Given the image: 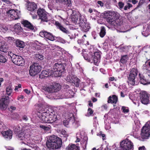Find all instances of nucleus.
Here are the masks:
<instances>
[{
  "instance_id": "nucleus-40",
  "label": "nucleus",
  "mask_w": 150,
  "mask_h": 150,
  "mask_svg": "<svg viewBox=\"0 0 150 150\" xmlns=\"http://www.w3.org/2000/svg\"><path fill=\"white\" fill-rule=\"evenodd\" d=\"M121 110H122V112L125 114L127 113L129 111V108L124 106L122 107Z\"/></svg>"
},
{
  "instance_id": "nucleus-50",
  "label": "nucleus",
  "mask_w": 150,
  "mask_h": 150,
  "mask_svg": "<svg viewBox=\"0 0 150 150\" xmlns=\"http://www.w3.org/2000/svg\"><path fill=\"white\" fill-rule=\"evenodd\" d=\"M19 115L17 113H14L12 115V117L13 119H17L18 118Z\"/></svg>"
},
{
  "instance_id": "nucleus-15",
  "label": "nucleus",
  "mask_w": 150,
  "mask_h": 150,
  "mask_svg": "<svg viewBox=\"0 0 150 150\" xmlns=\"http://www.w3.org/2000/svg\"><path fill=\"white\" fill-rule=\"evenodd\" d=\"M40 35L42 37H45L47 39L52 41L55 40V36L50 32L46 31H42L40 33Z\"/></svg>"
},
{
  "instance_id": "nucleus-43",
  "label": "nucleus",
  "mask_w": 150,
  "mask_h": 150,
  "mask_svg": "<svg viewBox=\"0 0 150 150\" xmlns=\"http://www.w3.org/2000/svg\"><path fill=\"white\" fill-rule=\"evenodd\" d=\"M120 51L121 52H124L125 51L126 49L127 48V47L126 46H125L123 45H121L119 47Z\"/></svg>"
},
{
  "instance_id": "nucleus-28",
  "label": "nucleus",
  "mask_w": 150,
  "mask_h": 150,
  "mask_svg": "<svg viewBox=\"0 0 150 150\" xmlns=\"http://www.w3.org/2000/svg\"><path fill=\"white\" fill-rule=\"evenodd\" d=\"M66 150H80L79 146L73 144H69L66 148Z\"/></svg>"
},
{
  "instance_id": "nucleus-53",
  "label": "nucleus",
  "mask_w": 150,
  "mask_h": 150,
  "mask_svg": "<svg viewBox=\"0 0 150 150\" xmlns=\"http://www.w3.org/2000/svg\"><path fill=\"white\" fill-rule=\"evenodd\" d=\"M70 115L71 116V117H70L69 120H70L71 119H73V120H75V116L73 114V113H70Z\"/></svg>"
},
{
  "instance_id": "nucleus-61",
  "label": "nucleus",
  "mask_w": 150,
  "mask_h": 150,
  "mask_svg": "<svg viewBox=\"0 0 150 150\" xmlns=\"http://www.w3.org/2000/svg\"><path fill=\"white\" fill-rule=\"evenodd\" d=\"M91 99H92V101H93V102H95L97 101V98H94V97L92 98Z\"/></svg>"
},
{
  "instance_id": "nucleus-38",
  "label": "nucleus",
  "mask_w": 150,
  "mask_h": 150,
  "mask_svg": "<svg viewBox=\"0 0 150 150\" xmlns=\"http://www.w3.org/2000/svg\"><path fill=\"white\" fill-rule=\"evenodd\" d=\"M138 73V70L137 68H133L131 69L130 73L133 75L137 76Z\"/></svg>"
},
{
  "instance_id": "nucleus-64",
  "label": "nucleus",
  "mask_w": 150,
  "mask_h": 150,
  "mask_svg": "<svg viewBox=\"0 0 150 150\" xmlns=\"http://www.w3.org/2000/svg\"><path fill=\"white\" fill-rule=\"evenodd\" d=\"M10 108L11 109L13 110H15L16 109V108L15 107L13 106H11Z\"/></svg>"
},
{
  "instance_id": "nucleus-26",
  "label": "nucleus",
  "mask_w": 150,
  "mask_h": 150,
  "mask_svg": "<svg viewBox=\"0 0 150 150\" xmlns=\"http://www.w3.org/2000/svg\"><path fill=\"white\" fill-rule=\"evenodd\" d=\"M16 45L19 49H22L24 47L25 44L23 41L17 40L16 41Z\"/></svg>"
},
{
  "instance_id": "nucleus-1",
  "label": "nucleus",
  "mask_w": 150,
  "mask_h": 150,
  "mask_svg": "<svg viewBox=\"0 0 150 150\" xmlns=\"http://www.w3.org/2000/svg\"><path fill=\"white\" fill-rule=\"evenodd\" d=\"M38 117L42 123H52L57 120V115L53 110L49 108L42 113L39 112Z\"/></svg>"
},
{
  "instance_id": "nucleus-22",
  "label": "nucleus",
  "mask_w": 150,
  "mask_h": 150,
  "mask_svg": "<svg viewBox=\"0 0 150 150\" xmlns=\"http://www.w3.org/2000/svg\"><path fill=\"white\" fill-rule=\"evenodd\" d=\"M21 23L24 27H25L31 30L34 29V28L33 25L27 20H23L21 22Z\"/></svg>"
},
{
  "instance_id": "nucleus-60",
  "label": "nucleus",
  "mask_w": 150,
  "mask_h": 150,
  "mask_svg": "<svg viewBox=\"0 0 150 150\" xmlns=\"http://www.w3.org/2000/svg\"><path fill=\"white\" fill-rule=\"evenodd\" d=\"M138 2L137 0H132V2L134 4H135Z\"/></svg>"
},
{
  "instance_id": "nucleus-27",
  "label": "nucleus",
  "mask_w": 150,
  "mask_h": 150,
  "mask_svg": "<svg viewBox=\"0 0 150 150\" xmlns=\"http://www.w3.org/2000/svg\"><path fill=\"white\" fill-rule=\"evenodd\" d=\"M37 6L34 3L29 2L27 5V9L30 11H34L36 9Z\"/></svg>"
},
{
  "instance_id": "nucleus-19",
  "label": "nucleus",
  "mask_w": 150,
  "mask_h": 150,
  "mask_svg": "<svg viewBox=\"0 0 150 150\" xmlns=\"http://www.w3.org/2000/svg\"><path fill=\"white\" fill-rule=\"evenodd\" d=\"M79 18H78L76 16H73L71 18V20L74 23L76 24H79L80 23L83 21V20L84 19V17L82 16H81V14L79 13Z\"/></svg>"
},
{
  "instance_id": "nucleus-44",
  "label": "nucleus",
  "mask_w": 150,
  "mask_h": 150,
  "mask_svg": "<svg viewBox=\"0 0 150 150\" xmlns=\"http://www.w3.org/2000/svg\"><path fill=\"white\" fill-rule=\"evenodd\" d=\"M118 5L120 9H122L124 6V3L121 1L119 2L118 3Z\"/></svg>"
},
{
  "instance_id": "nucleus-47",
  "label": "nucleus",
  "mask_w": 150,
  "mask_h": 150,
  "mask_svg": "<svg viewBox=\"0 0 150 150\" xmlns=\"http://www.w3.org/2000/svg\"><path fill=\"white\" fill-rule=\"evenodd\" d=\"M147 63V64L150 67V61L148 62V61H146L145 63V64H143V69H145L146 70H147L148 69L147 66L146 65V64Z\"/></svg>"
},
{
  "instance_id": "nucleus-62",
  "label": "nucleus",
  "mask_w": 150,
  "mask_h": 150,
  "mask_svg": "<svg viewBox=\"0 0 150 150\" xmlns=\"http://www.w3.org/2000/svg\"><path fill=\"white\" fill-rule=\"evenodd\" d=\"M127 5L128 6L129 8H131L132 7V5L131 4H130L129 3H127Z\"/></svg>"
},
{
  "instance_id": "nucleus-56",
  "label": "nucleus",
  "mask_w": 150,
  "mask_h": 150,
  "mask_svg": "<svg viewBox=\"0 0 150 150\" xmlns=\"http://www.w3.org/2000/svg\"><path fill=\"white\" fill-rule=\"evenodd\" d=\"M88 105L90 107H93V104L92 103V102L91 100H89L88 101Z\"/></svg>"
},
{
  "instance_id": "nucleus-18",
  "label": "nucleus",
  "mask_w": 150,
  "mask_h": 150,
  "mask_svg": "<svg viewBox=\"0 0 150 150\" xmlns=\"http://www.w3.org/2000/svg\"><path fill=\"white\" fill-rule=\"evenodd\" d=\"M84 20V19H83V21L81 22L79 25L82 31L86 32L89 31L91 27L89 24L88 23L85 22Z\"/></svg>"
},
{
  "instance_id": "nucleus-46",
  "label": "nucleus",
  "mask_w": 150,
  "mask_h": 150,
  "mask_svg": "<svg viewBox=\"0 0 150 150\" xmlns=\"http://www.w3.org/2000/svg\"><path fill=\"white\" fill-rule=\"evenodd\" d=\"M56 39H57V40H58L59 42H60L64 43H65L66 41L64 39L61 38L60 37H56Z\"/></svg>"
},
{
  "instance_id": "nucleus-34",
  "label": "nucleus",
  "mask_w": 150,
  "mask_h": 150,
  "mask_svg": "<svg viewBox=\"0 0 150 150\" xmlns=\"http://www.w3.org/2000/svg\"><path fill=\"white\" fill-rule=\"evenodd\" d=\"M43 89L45 91L49 93H53L54 92V91L53 89V87H52L51 85L45 87H43Z\"/></svg>"
},
{
  "instance_id": "nucleus-30",
  "label": "nucleus",
  "mask_w": 150,
  "mask_h": 150,
  "mask_svg": "<svg viewBox=\"0 0 150 150\" xmlns=\"http://www.w3.org/2000/svg\"><path fill=\"white\" fill-rule=\"evenodd\" d=\"M8 48L7 45L4 43L0 42V51L4 52H7Z\"/></svg>"
},
{
  "instance_id": "nucleus-36",
  "label": "nucleus",
  "mask_w": 150,
  "mask_h": 150,
  "mask_svg": "<svg viewBox=\"0 0 150 150\" xmlns=\"http://www.w3.org/2000/svg\"><path fill=\"white\" fill-rule=\"evenodd\" d=\"M82 54L85 60L89 62L92 63V59L91 55L89 56L88 54L84 53H82Z\"/></svg>"
},
{
  "instance_id": "nucleus-11",
  "label": "nucleus",
  "mask_w": 150,
  "mask_h": 150,
  "mask_svg": "<svg viewBox=\"0 0 150 150\" xmlns=\"http://www.w3.org/2000/svg\"><path fill=\"white\" fill-rule=\"evenodd\" d=\"M139 94L140 101L144 105H147L149 103V94L145 91H141Z\"/></svg>"
},
{
  "instance_id": "nucleus-3",
  "label": "nucleus",
  "mask_w": 150,
  "mask_h": 150,
  "mask_svg": "<svg viewBox=\"0 0 150 150\" xmlns=\"http://www.w3.org/2000/svg\"><path fill=\"white\" fill-rule=\"evenodd\" d=\"M62 145V141L59 137L53 135L46 142V145L50 149H56L60 148Z\"/></svg>"
},
{
  "instance_id": "nucleus-32",
  "label": "nucleus",
  "mask_w": 150,
  "mask_h": 150,
  "mask_svg": "<svg viewBox=\"0 0 150 150\" xmlns=\"http://www.w3.org/2000/svg\"><path fill=\"white\" fill-rule=\"evenodd\" d=\"M129 59L127 55L125 54L121 55L120 59V62L122 64H125Z\"/></svg>"
},
{
  "instance_id": "nucleus-52",
  "label": "nucleus",
  "mask_w": 150,
  "mask_h": 150,
  "mask_svg": "<svg viewBox=\"0 0 150 150\" xmlns=\"http://www.w3.org/2000/svg\"><path fill=\"white\" fill-rule=\"evenodd\" d=\"M5 127V126L3 122L0 121V129H3Z\"/></svg>"
},
{
  "instance_id": "nucleus-41",
  "label": "nucleus",
  "mask_w": 150,
  "mask_h": 150,
  "mask_svg": "<svg viewBox=\"0 0 150 150\" xmlns=\"http://www.w3.org/2000/svg\"><path fill=\"white\" fill-rule=\"evenodd\" d=\"M94 111L91 108H88L87 112V116L90 117L91 116L93 113Z\"/></svg>"
},
{
  "instance_id": "nucleus-29",
  "label": "nucleus",
  "mask_w": 150,
  "mask_h": 150,
  "mask_svg": "<svg viewBox=\"0 0 150 150\" xmlns=\"http://www.w3.org/2000/svg\"><path fill=\"white\" fill-rule=\"evenodd\" d=\"M14 31L18 35L23 30V28L21 27L20 23L16 24L14 27Z\"/></svg>"
},
{
  "instance_id": "nucleus-63",
  "label": "nucleus",
  "mask_w": 150,
  "mask_h": 150,
  "mask_svg": "<svg viewBox=\"0 0 150 150\" xmlns=\"http://www.w3.org/2000/svg\"><path fill=\"white\" fill-rule=\"evenodd\" d=\"M129 9L130 8H129L128 6L127 5H126L124 7V9L125 10H126L127 9Z\"/></svg>"
},
{
  "instance_id": "nucleus-9",
  "label": "nucleus",
  "mask_w": 150,
  "mask_h": 150,
  "mask_svg": "<svg viewBox=\"0 0 150 150\" xmlns=\"http://www.w3.org/2000/svg\"><path fill=\"white\" fill-rule=\"evenodd\" d=\"M8 19L11 21L17 20L20 18L19 13L17 10L11 9L6 11Z\"/></svg>"
},
{
  "instance_id": "nucleus-42",
  "label": "nucleus",
  "mask_w": 150,
  "mask_h": 150,
  "mask_svg": "<svg viewBox=\"0 0 150 150\" xmlns=\"http://www.w3.org/2000/svg\"><path fill=\"white\" fill-rule=\"evenodd\" d=\"M35 57L37 58L38 59L42 60L43 59V56L42 55L39 54H36L35 55Z\"/></svg>"
},
{
  "instance_id": "nucleus-59",
  "label": "nucleus",
  "mask_w": 150,
  "mask_h": 150,
  "mask_svg": "<svg viewBox=\"0 0 150 150\" xmlns=\"http://www.w3.org/2000/svg\"><path fill=\"white\" fill-rule=\"evenodd\" d=\"M109 80L110 81H112L115 80V78L114 77L112 76L110 77L109 78Z\"/></svg>"
},
{
  "instance_id": "nucleus-5",
  "label": "nucleus",
  "mask_w": 150,
  "mask_h": 150,
  "mask_svg": "<svg viewBox=\"0 0 150 150\" xmlns=\"http://www.w3.org/2000/svg\"><path fill=\"white\" fill-rule=\"evenodd\" d=\"M141 136L143 140L150 137V120L147 122L141 129Z\"/></svg>"
},
{
  "instance_id": "nucleus-55",
  "label": "nucleus",
  "mask_w": 150,
  "mask_h": 150,
  "mask_svg": "<svg viewBox=\"0 0 150 150\" xmlns=\"http://www.w3.org/2000/svg\"><path fill=\"white\" fill-rule=\"evenodd\" d=\"M146 149L144 146L139 147L138 150H146Z\"/></svg>"
},
{
  "instance_id": "nucleus-48",
  "label": "nucleus",
  "mask_w": 150,
  "mask_h": 150,
  "mask_svg": "<svg viewBox=\"0 0 150 150\" xmlns=\"http://www.w3.org/2000/svg\"><path fill=\"white\" fill-rule=\"evenodd\" d=\"M87 144V141L86 140L84 141L83 142L82 144H82V147L83 148V149H84L86 148Z\"/></svg>"
},
{
  "instance_id": "nucleus-20",
  "label": "nucleus",
  "mask_w": 150,
  "mask_h": 150,
  "mask_svg": "<svg viewBox=\"0 0 150 150\" xmlns=\"http://www.w3.org/2000/svg\"><path fill=\"white\" fill-rule=\"evenodd\" d=\"M55 24L57 28L59 29L64 33L68 35L70 34V33L69 31L66 28L64 27L63 26L61 25V24L58 21L55 22Z\"/></svg>"
},
{
  "instance_id": "nucleus-45",
  "label": "nucleus",
  "mask_w": 150,
  "mask_h": 150,
  "mask_svg": "<svg viewBox=\"0 0 150 150\" xmlns=\"http://www.w3.org/2000/svg\"><path fill=\"white\" fill-rule=\"evenodd\" d=\"M40 127L47 131H48L50 129L49 127L43 125H40Z\"/></svg>"
},
{
  "instance_id": "nucleus-25",
  "label": "nucleus",
  "mask_w": 150,
  "mask_h": 150,
  "mask_svg": "<svg viewBox=\"0 0 150 150\" xmlns=\"http://www.w3.org/2000/svg\"><path fill=\"white\" fill-rule=\"evenodd\" d=\"M52 75V72L50 73L49 71L43 70L40 75L39 77L41 79L44 78L45 77H48L50 75Z\"/></svg>"
},
{
  "instance_id": "nucleus-12",
  "label": "nucleus",
  "mask_w": 150,
  "mask_h": 150,
  "mask_svg": "<svg viewBox=\"0 0 150 150\" xmlns=\"http://www.w3.org/2000/svg\"><path fill=\"white\" fill-rule=\"evenodd\" d=\"M9 103L8 96H4L0 99V109L5 110L7 108Z\"/></svg>"
},
{
  "instance_id": "nucleus-10",
  "label": "nucleus",
  "mask_w": 150,
  "mask_h": 150,
  "mask_svg": "<svg viewBox=\"0 0 150 150\" xmlns=\"http://www.w3.org/2000/svg\"><path fill=\"white\" fill-rule=\"evenodd\" d=\"M29 73L31 76H34L38 74L41 70V67L37 63H34L30 67Z\"/></svg>"
},
{
  "instance_id": "nucleus-58",
  "label": "nucleus",
  "mask_w": 150,
  "mask_h": 150,
  "mask_svg": "<svg viewBox=\"0 0 150 150\" xmlns=\"http://www.w3.org/2000/svg\"><path fill=\"white\" fill-rule=\"evenodd\" d=\"M24 91L27 94H29L30 93V91L27 89H25L24 90Z\"/></svg>"
},
{
  "instance_id": "nucleus-39",
  "label": "nucleus",
  "mask_w": 150,
  "mask_h": 150,
  "mask_svg": "<svg viewBox=\"0 0 150 150\" xmlns=\"http://www.w3.org/2000/svg\"><path fill=\"white\" fill-rule=\"evenodd\" d=\"M7 61L6 57L0 54V62L3 63H5Z\"/></svg>"
},
{
  "instance_id": "nucleus-35",
  "label": "nucleus",
  "mask_w": 150,
  "mask_h": 150,
  "mask_svg": "<svg viewBox=\"0 0 150 150\" xmlns=\"http://www.w3.org/2000/svg\"><path fill=\"white\" fill-rule=\"evenodd\" d=\"M79 79L76 77L75 79H74V80L73 79H70V78H69V80L68 81H70V82L73 83L76 87L79 86Z\"/></svg>"
},
{
  "instance_id": "nucleus-4",
  "label": "nucleus",
  "mask_w": 150,
  "mask_h": 150,
  "mask_svg": "<svg viewBox=\"0 0 150 150\" xmlns=\"http://www.w3.org/2000/svg\"><path fill=\"white\" fill-rule=\"evenodd\" d=\"M52 75L55 77H60L65 71L64 67L62 63H55L52 69Z\"/></svg>"
},
{
  "instance_id": "nucleus-49",
  "label": "nucleus",
  "mask_w": 150,
  "mask_h": 150,
  "mask_svg": "<svg viewBox=\"0 0 150 150\" xmlns=\"http://www.w3.org/2000/svg\"><path fill=\"white\" fill-rule=\"evenodd\" d=\"M144 2V0H140L139 2L138 5L137 6V8H138L139 7L141 6Z\"/></svg>"
},
{
  "instance_id": "nucleus-54",
  "label": "nucleus",
  "mask_w": 150,
  "mask_h": 150,
  "mask_svg": "<svg viewBox=\"0 0 150 150\" xmlns=\"http://www.w3.org/2000/svg\"><path fill=\"white\" fill-rule=\"evenodd\" d=\"M97 4L98 5H100V6L101 7L103 6L104 5L102 1H97Z\"/></svg>"
},
{
  "instance_id": "nucleus-31",
  "label": "nucleus",
  "mask_w": 150,
  "mask_h": 150,
  "mask_svg": "<svg viewBox=\"0 0 150 150\" xmlns=\"http://www.w3.org/2000/svg\"><path fill=\"white\" fill-rule=\"evenodd\" d=\"M51 86L53 87L54 92L59 91L61 88V86L58 83H54Z\"/></svg>"
},
{
  "instance_id": "nucleus-21",
  "label": "nucleus",
  "mask_w": 150,
  "mask_h": 150,
  "mask_svg": "<svg viewBox=\"0 0 150 150\" xmlns=\"http://www.w3.org/2000/svg\"><path fill=\"white\" fill-rule=\"evenodd\" d=\"M12 132L11 130L9 129L6 131L2 132V134L4 138L10 139L12 137Z\"/></svg>"
},
{
  "instance_id": "nucleus-14",
  "label": "nucleus",
  "mask_w": 150,
  "mask_h": 150,
  "mask_svg": "<svg viewBox=\"0 0 150 150\" xmlns=\"http://www.w3.org/2000/svg\"><path fill=\"white\" fill-rule=\"evenodd\" d=\"M28 130L27 129L22 130L21 132L17 134V137L18 139L22 141V143H25L24 142L26 141L27 138L28 137Z\"/></svg>"
},
{
  "instance_id": "nucleus-2",
  "label": "nucleus",
  "mask_w": 150,
  "mask_h": 150,
  "mask_svg": "<svg viewBox=\"0 0 150 150\" xmlns=\"http://www.w3.org/2000/svg\"><path fill=\"white\" fill-rule=\"evenodd\" d=\"M107 21L110 24L114 26H121L123 23V19L120 15L114 12L109 13Z\"/></svg>"
},
{
  "instance_id": "nucleus-17",
  "label": "nucleus",
  "mask_w": 150,
  "mask_h": 150,
  "mask_svg": "<svg viewBox=\"0 0 150 150\" xmlns=\"http://www.w3.org/2000/svg\"><path fill=\"white\" fill-rule=\"evenodd\" d=\"M148 74L146 73L139 74V76L140 79L141 83L144 85H146L149 83V78L147 77Z\"/></svg>"
},
{
  "instance_id": "nucleus-23",
  "label": "nucleus",
  "mask_w": 150,
  "mask_h": 150,
  "mask_svg": "<svg viewBox=\"0 0 150 150\" xmlns=\"http://www.w3.org/2000/svg\"><path fill=\"white\" fill-rule=\"evenodd\" d=\"M137 76L133 75L131 74H129L128 77L127 82L128 84H130L132 86H134L135 84V79Z\"/></svg>"
},
{
  "instance_id": "nucleus-13",
  "label": "nucleus",
  "mask_w": 150,
  "mask_h": 150,
  "mask_svg": "<svg viewBox=\"0 0 150 150\" xmlns=\"http://www.w3.org/2000/svg\"><path fill=\"white\" fill-rule=\"evenodd\" d=\"M101 54V52H100L97 50L94 52L93 54L91 55L92 59V63L93 62L95 65L98 66L100 62Z\"/></svg>"
},
{
  "instance_id": "nucleus-8",
  "label": "nucleus",
  "mask_w": 150,
  "mask_h": 150,
  "mask_svg": "<svg viewBox=\"0 0 150 150\" xmlns=\"http://www.w3.org/2000/svg\"><path fill=\"white\" fill-rule=\"evenodd\" d=\"M120 148L124 150H133L134 145L133 143L128 139H125L120 143Z\"/></svg>"
},
{
  "instance_id": "nucleus-7",
  "label": "nucleus",
  "mask_w": 150,
  "mask_h": 150,
  "mask_svg": "<svg viewBox=\"0 0 150 150\" xmlns=\"http://www.w3.org/2000/svg\"><path fill=\"white\" fill-rule=\"evenodd\" d=\"M37 13L39 18L41 20V23L44 22H47L49 21L50 20L48 18V13L44 9L39 8L37 11Z\"/></svg>"
},
{
  "instance_id": "nucleus-33",
  "label": "nucleus",
  "mask_w": 150,
  "mask_h": 150,
  "mask_svg": "<svg viewBox=\"0 0 150 150\" xmlns=\"http://www.w3.org/2000/svg\"><path fill=\"white\" fill-rule=\"evenodd\" d=\"M106 34V29L104 26H101L100 28V32L99 33V35L101 38L104 37Z\"/></svg>"
},
{
  "instance_id": "nucleus-37",
  "label": "nucleus",
  "mask_w": 150,
  "mask_h": 150,
  "mask_svg": "<svg viewBox=\"0 0 150 150\" xmlns=\"http://www.w3.org/2000/svg\"><path fill=\"white\" fill-rule=\"evenodd\" d=\"M12 90L11 86H7L6 88V94L8 96H11L12 92Z\"/></svg>"
},
{
  "instance_id": "nucleus-16",
  "label": "nucleus",
  "mask_w": 150,
  "mask_h": 150,
  "mask_svg": "<svg viewBox=\"0 0 150 150\" xmlns=\"http://www.w3.org/2000/svg\"><path fill=\"white\" fill-rule=\"evenodd\" d=\"M60 8L61 9L59 8V6L57 7V10H61L62 8L63 9L66 7H70L71 6V3L70 0H62V1L60 3Z\"/></svg>"
},
{
  "instance_id": "nucleus-57",
  "label": "nucleus",
  "mask_w": 150,
  "mask_h": 150,
  "mask_svg": "<svg viewBox=\"0 0 150 150\" xmlns=\"http://www.w3.org/2000/svg\"><path fill=\"white\" fill-rule=\"evenodd\" d=\"M23 119L25 121H27L28 120V118L26 115H24L23 117Z\"/></svg>"
},
{
  "instance_id": "nucleus-24",
  "label": "nucleus",
  "mask_w": 150,
  "mask_h": 150,
  "mask_svg": "<svg viewBox=\"0 0 150 150\" xmlns=\"http://www.w3.org/2000/svg\"><path fill=\"white\" fill-rule=\"evenodd\" d=\"M118 101L117 97L115 95H113L112 96H110L108 98V103L116 104Z\"/></svg>"
},
{
  "instance_id": "nucleus-51",
  "label": "nucleus",
  "mask_w": 150,
  "mask_h": 150,
  "mask_svg": "<svg viewBox=\"0 0 150 150\" xmlns=\"http://www.w3.org/2000/svg\"><path fill=\"white\" fill-rule=\"evenodd\" d=\"M61 133L64 135V137H67L68 136L67 134V133L64 130H62L61 131Z\"/></svg>"
},
{
  "instance_id": "nucleus-6",
  "label": "nucleus",
  "mask_w": 150,
  "mask_h": 150,
  "mask_svg": "<svg viewBox=\"0 0 150 150\" xmlns=\"http://www.w3.org/2000/svg\"><path fill=\"white\" fill-rule=\"evenodd\" d=\"M8 54L11 57L13 62L15 64L22 66L24 64V60L21 56L14 54L11 52H8Z\"/></svg>"
}]
</instances>
